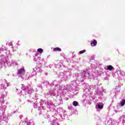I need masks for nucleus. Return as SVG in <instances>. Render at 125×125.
<instances>
[{
  "instance_id": "f257e3e1",
  "label": "nucleus",
  "mask_w": 125,
  "mask_h": 125,
  "mask_svg": "<svg viewBox=\"0 0 125 125\" xmlns=\"http://www.w3.org/2000/svg\"><path fill=\"white\" fill-rule=\"evenodd\" d=\"M18 74L19 75H22V74H24L25 73V69L24 68H21L18 71Z\"/></svg>"
},
{
  "instance_id": "20e7f679",
  "label": "nucleus",
  "mask_w": 125,
  "mask_h": 125,
  "mask_svg": "<svg viewBox=\"0 0 125 125\" xmlns=\"http://www.w3.org/2000/svg\"><path fill=\"white\" fill-rule=\"evenodd\" d=\"M54 51H61V48L59 47H56L53 49Z\"/></svg>"
},
{
  "instance_id": "f03ea898",
  "label": "nucleus",
  "mask_w": 125,
  "mask_h": 125,
  "mask_svg": "<svg viewBox=\"0 0 125 125\" xmlns=\"http://www.w3.org/2000/svg\"><path fill=\"white\" fill-rule=\"evenodd\" d=\"M97 44V41L96 40H93L91 42V46H95Z\"/></svg>"
},
{
  "instance_id": "39448f33",
  "label": "nucleus",
  "mask_w": 125,
  "mask_h": 125,
  "mask_svg": "<svg viewBox=\"0 0 125 125\" xmlns=\"http://www.w3.org/2000/svg\"><path fill=\"white\" fill-rule=\"evenodd\" d=\"M73 106H78V105H79V103H78V102H77V101H73Z\"/></svg>"
},
{
  "instance_id": "6e6552de",
  "label": "nucleus",
  "mask_w": 125,
  "mask_h": 125,
  "mask_svg": "<svg viewBox=\"0 0 125 125\" xmlns=\"http://www.w3.org/2000/svg\"><path fill=\"white\" fill-rule=\"evenodd\" d=\"M98 108H99V109H103V105H100V104H98Z\"/></svg>"
},
{
  "instance_id": "1a4fd4ad",
  "label": "nucleus",
  "mask_w": 125,
  "mask_h": 125,
  "mask_svg": "<svg viewBox=\"0 0 125 125\" xmlns=\"http://www.w3.org/2000/svg\"><path fill=\"white\" fill-rule=\"evenodd\" d=\"M85 50H82V51H80V52H79V53L80 54H83V53H84V52H85Z\"/></svg>"
},
{
  "instance_id": "423d86ee",
  "label": "nucleus",
  "mask_w": 125,
  "mask_h": 125,
  "mask_svg": "<svg viewBox=\"0 0 125 125\" xmlns=\"http://www.w3.org/2000/svg\"><path fill=\"white\" fill-rule=\"evenodd\" d=\"M37 51L40 53H42V52H43V50L42 48H39L38 49Z\"/></svg>"
},
{
  "instance_id": "0eeeda50",
  "label": "nucleus",
  "mask_w": 125,
  "mask_h": 125,
  "mask_svg": "<svg viewBox=\"0 0 125 125\" xmlns=\"http://www.w3.org/2000/svg\"><path fill=\"white\" fill-rule=\"evenodd\" d=\"M125 100L124 99L122 100L121 103V106H125Z\"/></svg>"
},
{
  "instance_id": "7ed1b4c3",
  "label": "nucleus",
  "mask_w": 125,
  "mask_h": 125,
  "mask_svg": "<svg viewBox=\"0 0 125 125\" xmlns=\"http://www.w3.org/2000/svg\"><path fill=\"white\" fill-rule=\"evenodd\" d=\"M107 70H108L109 71H113V70H114V67H113V66L112 65H108Z\"/></svg>"
}]
</instances>
